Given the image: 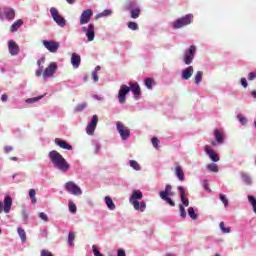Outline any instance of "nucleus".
<instances>
[{
	"label": "nucleus",
	"mask_w": 256,
	"mask_h": 256,
	"mask_svg": "<svg viewBox=\"0 0 256 256\" xmlns=\"http://www.w3.org/2000/svg\"><path fill=\"white\" fill-rule=\"evenodd\" d=\"M65 189L68 191V193H71V195H82L83 191L77 184H75L73 181H69L65 184Z\"/></svg>",
	"instance_id": "obj_8"
},
{
	"label": "nucleus",
	"mask_w": 256,
	"mask_h": 256,
	"mask_svg": "<svg viewBox=\"0 0 256 256\" xmlns=\"http://www.w3.org/2000/svg\"><path fill=\"white\" fill-rule=\"evenodd\" d=\"M43 45L50 53H57L59 51V42L44 40Z\"/></svg>",
	"instance_id": "obj_11"
},
{
	"label": "nucleus",
	"mask_w": 256,
	"mask_h": 256,
	"mask_svg": "<svg viewBox=\"0 0 256 256\" xmlns=\"http://www.w3.org/2000/svg\"><path fill=\"white\" fill-rule=\"evenodd\" d=\"M251 95H252V97H254L256 99V90H253Z\"/></svg>",
	"instance_id": "obj_62"
},
{
	"label": "nucleus",
	"mask_w": 256,
	"mask_h": 256,
	"mask_svg": "<svg viewBox=\"0 0 256 256\" xmlns=\"http://www.w3.org/2000/svg\"><path fill=\"white\" fill-rule=\"evenodd\" d=\"M35 195H37V193L35 192V189H30L29 190V197L31 199L32 205L37 204V198L35 197Z\"/></svg>",
	"instance_id": "obj_30"
},
{
	"label": "nucleus",
	"mask_w": 256,
	"mask_h": 256,
	"mask_svg": "<svg viewBox=\"0 0 256 256\" xmlns=\"http://www.w3.org/2000/svg\"><path fill=\"white\" fill-rule=\"evenodd\" d=\"M118 256H127V255L125 254V250L119 249V250H118Z\"/></svg>",
	"instance_id": "obj_57"
},
{
	"label": "nucleus",
	"mask_w": 256,
	"mask_h": 256,
	"mask_svg": "<svg viewBox=\"0 0 256 256\" xmlns=\"http://www.w3.org/2000/svg\"><path fill=\"white\" fill-rule=\"evenodd\" d=\"M143 199V192H141V190H134L132 192V195L130 197V203H132L134 209L136 211H140L141 213H143L145 211V209H147V204L145 202H139L137 201Z\"/></svg>",
	"instance_id": "obj_2"
},
{
	"label": "nucleus",
	"mask_w": 256,
	"mask_h": 256,
	"mask_svg": "<svg viewBox=\"0 0 256 256\" xmlns=\"http://www.w3.org/2000/svg\"><path fill=\"white\" fill-rule=\"evenodd\" d=\"M36 77H41L43 75V66H40L38 70H36Z\"/></svg>",
	"instance_id": "obj_52"
},
{
	"label": "nucleus",
	"mask_w": 256,
	"mask_h": 256,
	"mask_svg": "<svg viewBox=\"0 0 256 256\" xmlns=\"http://www.w3.org/2000/svg\"><path fill=\"white\" fill-rule=\"evenodd\" d=\"M93 17V10L87 9L84 10L80 16V25H87Z\"/></svg>",
	"instance_id": "obj_13"
},
{
	"label": "nucleus",
	"mask_w": 256,
	"mask_h": 256,
	"mask_svg": "<svg viewBox=\"0 0 256 256\" xmlns=\"http://www.w3.org/2000/svg\"><path fill=\"white\" fill-rule=\"evenodd\" d=\"M51 163L56 169L62 171V173H67L71 169V164L56 150H52L48 154Z\"/></svg>",
	"instance_id": "obj_1"
},
{
	"label": "nucleus",
	"mask_w": 256,
	"mask_h": 256,
	"mask_svg": "<svg viewBox=\"0 0 256 256\" xmlns=\"http://www.w3.org/2000/svg\"><path fill=\"white\" fill-rule=\"evenodd\" d=\"M50 13H51V17L53 18L55 23L59 25V27H65V25H67L65 18H63V16L59 14V10H57V8L55 7L50 8Z\"/></svg>",
	"instance_id": "obj_6"
},
{
	"label": "nucleus",
	"mask_w": 256,
	"mask_h": 256,
	"mask_svg": "<svg viewBox=\"0 0 256 256\" xmlns=\"http://www.w3.org/2000/svg\"><path fill=\"white\" fill-rule=\"evenodd\" d=\"M175 173H176V177L180 181H185V172H183V168L181 166L175 167Z\"/></svg>",
	"instance_id": "obj_25"
},
{
	"label": "nucleus",
	"mask_w": 256,
	"mask_h": 256,
	"mask_svg": "<svg viewBox=\"0 0 256 256\" xmlns=\"http://www.w3.org/2000/svg\"><path fill=\"white\" fill-rule=\"evenodd\" d=\"M100 70H101V66H97V67L95 68L94 72L97 73V71H100Z\"/></svg>",
	"instance_id": "obj_63"
},
{
	"label": "nucleus",
	"mask_w": 256,
	"mask_h": 256,
	"mask_svg": "<svg viewBox=\"0 0 256 256\" xmlns=\"http://www.w3.org/2000/svg\"><path fill=\"white\" fill-rule=\"evenodd\" d=\"M204 151L206 155H208V157L211 159V161H213L214 163H217L219 161V154H217L215 150L211 149V146L206 145L204 147Z\"/></svg>",
	"instance_id": "obj_15"
},
{
	"label": "nucleus",
	"mask_w": 256,
	"mask_h": 256,
	"mask_svg": "<svg viewBox=\"0 0 256 256\" xmlns=\"http://www.w3.org/2000/svg\"><path fill=\"white\" fill-rule=\"evenodd\" d=\"M4 15L8 21L15 19V10L13 8H4Z\"/></svg>",
	"instance_id": "obj_23"
},
{
	"label": "nucleus",
	"mask_w": 256,
	"mask_h": 256,
	"mask_svg": "<svg viewBox=\"0 0 256 256\" xmlns=\"http://www.w3.org/2000/svg\"><path fill=\"white\" fill-rule=\"evenodd\" d=\"M56 145H59L61 149H66V151H73V146L67 143V141H63L60 139H55Z\"/></svg>",
	"instance_id": "obj_20"
},
{
	"label": "nucleus",
	"mask_w": 256,
	"mask_h": 256,
	"mask_svg": "<svg viewBox=\"0 0 256 256\" xmlns=\"http://www.w3.org/2000/svg\"><path fill=\"white\" fill-rule=\"evenodd\" d=\"M193 73H194L193 66L187 67L182 71V79H184V81L191 79V77L193 76Z\"/></svg>",
	"instance_id": "obj_18"
},
{
	"label": "nucleus",
	"mask_w": 256,
	"mask_h": 256,
	"mask_svg": "<svg viewBox=\"0 0 256 256\" xmlns=\"http://www.w3.org/2000/svg\"><path fill=\"white\" fill-rule=\"evenodd\" d=\"M248 201L252 205L254 213H256V199H255V196L249 195L248 196Z\"/></svg>",
	"instance_id": "obj_37"
},
{
	"label": "nucleus",
	"mask_w": 256,
	"mask_h": 256,
	"mask_svg": "<svg viewBox=\"0 0 256 256\" xmlns=\"http://www.w3.org/2000/svg\"><path fill=\"white\" fill-rule=\"evenodd\" d=\"M20 27H23V20H21V19L15 21L11 25V27H10L11 33H16V31H19Z\"/></svg>",
	"instance_id": "obj_24"
},
{
	"label": "nucleus",
	"mask_w": 256,
	"mask_h": 256,
	"mask_svg": "<svg viewBox=\"0 0 256 256\" xmlns=\"http://www.w3.org/2000/svg\"><path fill=\"white\" fill-rule=\"evenodd\" d=\"M82 33H86V37L88 41H94L95 40V24L90 23L88 25V28L86 26H83Z\"/></svg>",
	"instance_id": "obj_9"
},
{
	"label": "nucleus",
	"mask_w": 256,
	"mask_h": 256,
	"mask_svg": "<svg viewBox=\"0 0 256 256\" xmlns=\"http://www.w3.org/2000/svg\"><path fill=\"white\" fill-rule=\"evenodd\" d=\"M220 201H222L224 207H229V200L225 194H220Z\"/></svg>",
	"instance_id": "obj_41"
},
{
	"label": "nucleus",
	"mask_w": 256,
	"mask_h": 256,
	"mask_svg": "<svg viewBox=\"0 0 256 256\" xmlns=\"http://www.w3.org/2000/svg\"><path fill=\"white\" fill-rule=\"evenodd\" d=\"M97 123H99V118L97 117V115H93L92 120L88 125L97 129Z\"/></svg>",
	"instance_id": "obj_38"
},
{
	"label": "nucleus",
	"mask_w": 256,
	"mask_h": 256,
	"mask_svg": "<svg viewBox=\"0 0 256 256\" xmlns=\"http://www.w3.org/2000/svg\"><path fill=\"white\" fill-rule=\"evenodd\" d=\"M71 64L75 69L79 68V66L81 65V56L77 53H73L71 56Z\"/></svg>",
	"instance_id": "obj_21"
},
{
	"label": "nucleus",
	"mask_w": 256,
	"mask_h": 256,
	"mask_svg": "<svg viewBox=\"0 0 256 256\" xmlns=\"http://www.w3.org/2000/svg\"><path fill=\"white\" fill-rule=\"evenodd\" d=\"M92 79H94V83H97V81H99V76L97 75V72H92Z\"/></svg>",
	"instance_id": "obj_53"
},
{
	"label": "nucleus",
	"mask_w": 256,
	"mask_h": 256,
	"mask_svg": "<svg viewBox=\"0 0 256 256\" xmlns=\"http://www.w3.org/2000/svg\"><path fill=\"white\" fill-rule=\"evenodd\" d=\"M201 81H203V72L202 71H198L195 74L194 82H195L196 85H200Z\"/></svg>",
	"instance_id": "obj_29"
},
{
	"label": "nucleus",
	"mask_w": 256,
	"mask_h": 256,
	"mask_svg": "<svg viewBox=\"0 0 256 256\" xmlns=\"http://www.w3.org/2000/svg\"><path fill=\"white\" fill-rule=\"evenodd\" d=\"M237 119L241 125H247V118H245L243 114H238Z\"/></svg>",
	"instance_id": "obj_42"
},
{
	"label": "nucleus",
	"mask_w": 256,
	"mask_h": 256,
	"mask_svg": "<svg viewBox=\"0 0 256 256\" xmlns=\"http://www.w3.org/2000/svg\"><path fill=\"white\" fill-rule=\"evenodd\" d=\"M130 167H132V169H134L135 171H141V165H139L138 162L135 160L130 161Z\"/></svg>",
	"instance_id": "obj_36"
},
{
	"label": "nucleus",
	"mask_w": 256,
	"mask_h": 256,
	"mask_svg": "<svg viewBox=\"0 0 256 256\" xmlns=\"http://www.w3.org/2000/svg\"><path fill=\"white\" fill-rule=\"evenodd\" d=\"M151 141H152L153 147H155V149H159V138L154 137L151 139Z\"/></svg>",
	"instance_id": "obj_48"
},
{
	"label": "nucleus",
	"mask_w": 256,
	"mask_h": 256,
	"mask_svg": "<svg viewBox=\"0 0 256 256\" xmlns=\"http://www.w3.org/2000/svg\"><path fill=\"white\" fill-rule=\"evenodd\" d=\"M254 79H256V71L248 74V81H254Z\"/></svg>",
	"instance_id": "obj_51"
},
{
	"label": "nucleus",
	"mask_w": 256,
	"mask_h": 256,
	"mask_svg": "<svg viewBox=\"0 0 256 256\" xmlns=\"http://www.w3.org/2000/svg\"><path fill=\"white\" fill-rule=\"evenodd\" d=\"M222 231L224 232V233H231V228H226V227H224V228H222Z\"/></svg>",
	"instance_id": "obj_58"
},
{
	"label": "nucleus",
	"mask_w": 256,
	"mask_h": 256,
	"mask_svg": "<svg viewBox=\"0 0 256 256\" xmlns=\"http://www.w3.org/2000/svg\"><path fill=\"white\" fill-rule=\"evenodd\" d=\"M84 109H87V102L78 104V105L75 107L74 112H75V113H81V111H83Z\"/></svg>",
	"instance_id": "obj_32"
},
{
	"label": "nucleus",
	"mask_w": 256,
	"mask_h": 256,
	"mask_svg": "<svg viewBox=\"0 0 256 256\" xmlns=\"http://www.w3.org/2000/svg\"><path fill=\"white\" fill-rule=\"evenodd\" d=\"M116 129H117L118 133L120 134L121 139H123V141H127V139H129V137H131V130H129V128L127 126H125V124H123L121 122H117Z\"/></svg>",
	"instance_id": "obj_5"
},
{
	"label": "nucleus",
	"mask_w": 256,
	"mask_h": 256,
	"mask_svg": "<svg viewBox=\"0 0 256 256\" xmlns=\"http://www.w3.org/2000/svg\"><path fill=\"white\" fill-rule=\"evenodd\" d=\"M128 28L132 31H137V29H139V26L135 22H128Z\"/></svg>",
	"instance_id": "obj_47"
},
{
	"label": "nucleus",
	"mask_w": 256,
	"mask_h": 256,
	"mask_svg": "<svg viewBox=\"0 0 256 256\" xmlns=\"http://www.w3.org/2000/svg\"><path fill=\"white\" fill-rule=\"evenodd\" d=\"M8 51L12 57H15V55H19V45H17V42L10 40L8 41Z\"/></svg>",
	"instance_id": "obj_16"
},
{
	"label": "nucleus",
	"mask_w": 256,
	"mask_h": 256,
	"mask_svg": "<svg viewBox=\"0 0 256 256\" xmlns=\"http://www.w3.org/2000/svg\"><path fill=\"white\" fill-rule=\"evenodd\" d=\"M195 51H197V47L194 45L190 46L189 49L186 50L184 54L185 65H191L193 63V59H195Z\"/></svg>",
	"instance_id": "obj_7"
},
{
	"label": "nucleus",
	"mask_w": 256,
	"mask_h": 256,
	"mask_svg": "<svg viewBox=\"0 0 256 256\" xmlns=\"http://www.w3.org/2000/svg\"><path fill=\"white\" fill-rule=\"evenodd\" d=\"M191 23H193V16L188 14L174 21L173 27L174 29H181V27L191 25Z\"/></svg>",
	"instance_id": "obj_4"
},
{
	"label": "nucleus",
	"mask_w": 256,
	"mask_h": 256,
	"mask_svg": "<svg viewBox=\"0 0 256 256\" xmlns=\"http://www.w3.org/2000/svg\"><path fill=\"white\" fill-rule=\"evenodd\" d=\"M39 217L42 219V221H45V222L49 221V217L44 212H40Z\"/></svg>",
	"instance_id": "obj_50"
},
{
	"label": "nucleus",
	"mask_w": 256,
	"mask_h": 256,
	"mask_svg": "<svg viewBox=\"0 0 256 256\" xmlns=\"http://www.w3.org/2000/svg\"><path fill=\"white\" fill-rule=\"evenodd\" d=\"M9 99V96H7V94H3L1 96V101H3V103H6V101Z\"/></svg>",
	"instance_id": "obj_56"
},
{
	"label": "nucleus",
	"mask_w": 256,
	"mask_h": 256,
	"mask_svg": "<svg viewBox=\"0 0 256 256\" xmlns=\"http://www.w3.org/2000/svg\"><path fill=\"white\" fill-rule=\"evenodd\" d=\"M17 233H18L22 243H25V241H27V233L25 232V230L21 227H18Z\"/></svg>",
	"instance_id": "obj_27"
},
{
	"label": "nucleus",
	"mask_w": 256,
	"mask_h": 256,
	"mask_svg": "<svg viewBox=\"0 0 256 256\" xmlns=\"http://www.w3.org/2000/svg\"><path fill=\"white\" fill-rule=\"evenodd\" d=\"M139 15H141V9L135 8V9L131 10V17H132V19L139 18Z\"/></svg>",
	"instance_id": "obj_34"
},
{
	"label": "nucleus",
	"mask_w": 256,
	"mask_h": 256,
	"mask_svg": "<svg viewBox=\"0 0 256 256\" xmlns=\"http://www.w3.org/2000/svg\"><path fill=\"white\" fill-rule=\"evenodd\" d=\"M214 137L215 141H212V145L217 146L223 144L224 138H223V132H221L219 129L214 130Z\"/></svg>",
	"instance_id": "obj_17"
},
{
	"label": "nucleus",
	"mask_w": 256,
	"mask_h": 256,
	"mask_svg": "<svg viewBox=\"0 0 256 256\" xmlns=\"http://www.w3.org/2000/svg\"><path fill=\"white\" fill-rule=\"evenodd\" d=\"M104 201L110 211H115V203L113 202V199L109 196H106L104 198Z\"/></svg>",
	"instance_id": "obj_26"
},
{
	"label": "nucleus",
	"mask_w": 256,
	"mask_h": 256,
	"mask_svg": "<svg viewBox=\"0 0 256 256\" xmlns=\"http://www.w3.org/2000/svg\"><path fill=\"white\" fill-rule=\"evenodd\" d=\"M173 187L170 184H167L165 187V191H160L159 192V196L163 201H166V203H168V205H170V207H175V201H173V199L169 198L173 197V195H175L172 191Z\"/></svg>",
	"instance_id": "obj_3"
},
{
	"label": "nucleus",
	"mask_w": 256,
	"mask_h": 256,
	"mask_svg": "<svg viewBox=\"0 0 256 256\" xmlns=\"http://www.w3.org/2000/svg\"><path fill=\"white\" fill-rule=\"evenodd\" d=\"M241 177H242V181L246 184V185H251V183H253V181L251 180V176H249V174L242 172L241 173Z\"/></svg>",
	"instance_id": "obj_28"
},
{
	"label": "nucleus",
	"mask_w": 256,
	"mask_h": 256,
	"mask_svg": "<svg viewBox=\"0 0 256 256\" xmlns=\"http://www.w3.org/2000/svg\"><path fill=\"white\" fill-rule=\"evenodd\" d=\"M56 71H57V63L52 62L44 70L42 75H43L44 79H47V77H53V75H55Z\"/></svg>",
	"instance_id": "obj_14"
},
{
	"label": "nucleus",
	"mask_w": 256,
	"mask_h": 256,
	"mask_svg": "<svg viewBox=\"0 0 256 256\" xmlns=\"http://www.w3.org/2000/svg\"><path fill=\"white\" fill-rule=\"evenodd\" d=\"M41 99H43V96H38V97H34V98H28L26 100V103H37V101H41Z\"/></svg>",
	"instance_id": "obj_46"
},
{
	"label": "nucleus",
	"mask_w": 256,
	"mask_h": 256,
	"mask_svg": "<svg viewBox=\"0 0 256 256\" xmlns=\"http://www.w3.org/2000/svg\"><path fill=\"white\" fill-rule=\"evenodd\" d=\"M206 169L212 173H219V166L217 164H207Z\"/></svg>",
	"instance_id": "obj_31"
},
{
	"label": "nucleus",
	"mask_w": 256,
	"mask_h": 256,
	"mask_svg": "<svg viewBox=\"0 0 256 256\" xmlns=\"http://www.w3.org/2000/svg\"><path fill=\"white\" fill-rule=\"evenodd\" d=\"M225 228V222H220V229L221 231Z\"/></svg>",
	"instance_id": "obj_60"
},
{
	"label": "nucleus",
	"mask_w": 256,
	"mask_h": 256,
	"mask_svg": "<svg viewBox=\"0 0 256 256\" xmlns=\"http://www.w3.org/2000/svg\"><path fill=\"white\" fill-rule=\"evenodd\" d=\"M37 65H38V67H39V69L41 68V60H38L37 61Z\"/></svg>",
	"instance_id": "obj_64"
},
{
	"label": "nucleus",
	"mask_w": 256,
	"mask_h": 256,
	"mask_svg": "<svg viewBox=\"0 0 256 256\" xmlns=\"http://www.w3.org/2000/svg\"><path fill=\"white\" fill-rule=\"evenodd\" d=\"M241 85H242L245 89H247V86H248L247 79L241 78Z\"/></svg>",
	"instance_id": "obj_55"
},
{
	"label": "nucleus",
	"mask_w": 256,
	"mask_h": 256,
	"mask_svg": "<svg viewBox=\"0 0 256 256\" xmlns=\"http://www.w3.org/2000/svg\"><path fill=\"white\" fill-rule=\"evenodd\" d=\"M40 256H53V253L49 250H41Z\"/></svg>",
	"instance_id": "obj_49"
},
{
	"label": "nucleus",
	"mask_w": 256,
	"mask_h": 256,
	"mask_svg": "<svg viewBox=\"0 0 256 256\" xmlns=\"http://www.w3.org/2000/svg\"><path fill=\"white\" fill-rule=\"evenodd\" d=\"M75 241V233L73 232H69L68 234V244L70 245V247H73V242Z\"/></svg>",
	"instance_id": "obj_39"
},
{
	"label": "nucleus",
	"mask_w": 256,
	"mask_h": 256,
	"mask_svg": "<svg viewBox=\"0 0 256 256\" xmlns=\"http://www.w3.org/2000/svg\"><path fill=\"white\" fill-rule=\"evenodd\" d=\"M144 83L147 89H153V83H155V80L153 78H146Z\"/></svg>",
	"instance_id": "obj_35"
},
{
	"label": "nucleus",
	"mask_w": 256,
	"mask_h": 256,
	"mask_svg": "<svg viewBox=\"0 0 256 256\" xmlns=\"http://www.w3.org/2000/svg\"><path fill=\"white\" fill-rule=\"evenodd\" d=\"M70 213H77V205L73 202H69L68 204Z\"/></svg>",
	"instance_id": "obj_43"
},
{
	"label": "nucleus",
	"mask_w": 256,
	"mask_h": 256,
	"mask_svg": "<svg viewBox=\"0 0 256 256\" xmlns=\"http://www.w3.org/2000/svg\"><path fill=\"white\" fill-rule=\"evenodd\" d=\"M204 188L209 191V183L207 182V180L204 181Z\"/></svg>",
	"instance_id": "obj_59"
},
{
	"label": "nucleus",
	"mask_w": 256,
	"mask_h": 256,
	"mask_svg": "<svg viewBox=\"0 0 256 256\" xmlns=\"http://www.w3.org/2000/svg\"><path fill=\"white\" fill-rule=\"evenodd\" d=\"M113 12L111 10H104L102 13L96 15V19H101V17H109Z\"/></svg>",
	"instance_id": "obj_33"
},
{
	"label": "nucleus",
	"mask_w": 256,
	"mask_h": 256,
	"mask_svg": "<svg viewBox=\"0 0 256 256\" xmlns=\"http://www.w3.org/2000/svg\"><path fill=\"white\" fill-rule=\"evenodd\" d=\"M67 3H69V5H73V3H75V0H66Z\"/></svg>",
	"instance_id": "obj_61"
},
{
	"label": "nucleus",
	"mask_w": 256,
	"mask_h": 256,
	"mask_svg": "<svg viewBox=\"0 0 256 256\" xmlns=\"http://www.w3.org/2000/svg\"><path fill=\"white\" fill-rule=\"evenodd\" d=\"M179 209H180V217H182V219H185V217H187V212L185 211V207L183 206V204L179 205Z\"/></svg>",
	"instance_id": "obj_44"
},
{
	"label": "nucleus",
	"mask_w": 256,
	"mask_h": 256,
	"mask_svg": "<svg viewBox=\"0 0 256 256\" xmlns=\"http://www.w3.org/2000/svg\"><path fill=\"white\" fill-rule=\"evenodd\" d=\"M188 215L193 219V221H196L197 214H195V209L193 207L188 208Z\"/></svg>",
	"instance_id": "obj_40"
},
{
	"label": "nucleus",
	"mask_w": 256,
	"mask_h": 256,
	"mask_svg": "<svg viewBox=\"0 0 256 256\" xmlns=\"http://www.w3.org/2000/svg\"><path fill=\"white\" fill-rule=\"evenodd\" d=\"M178 191H180L182 205H184V207H189V199L185 197V188H183V186H178Z\"/></svg>",
	"instance_id": "obj_19"
},
{
	"label": "nucleus",
	"mask_w": 256,
	"mask_h": 256,
	"mask_svg": "<svg viewBox=\"0 0 256 256\" xmlns=\"http://www.w3.org/2000/svg\"><path fill=\"white\" fill-rule=\"evenodd\" d=\"M130 91H132L136 99H139V97H141V87H139V84H130Z\"/></svg>",
	"instance_id": "obj_22"
},
{
	"label": "nucleus",
	"mask_w": 256,
	"mask_h": 256,
	"mask_svg": "<svg viewBox=\"0 0 256 256\" xmlns=\"http://www.w3.org/2000/svg\"><path fill=\"white\" fill-rule=\"evenodd\" d=\"M129 91H131V88L125 84H123L119 90L118 93V99H119V103L123 104L125 103L126 99H127V94L129 93Z\"/></svg>",
	"instance_id": "obj_12"
},
{
	"label": "nucleus",
	"mask_w": 256,
	"mask_h": 256,
	"mask_svg": "<svg viewBox=\"0 0 256 256\" xmlns=\"http://www.w3.org/2000/svg\"><path fill=\"white\" fill-rule=\"evenodd\" d=\"M13 205V199L11 198V196H5L4 198V206H3V202L0 201V213H9V211H11V207Z\"/></svg>",
	"instance_id": "obj_10"
},
{
	"label": "nucleus",
	"mask_w": 256,
	"mask_h": 256,
	"mask_svg": "<svg viewBox=\"0 0 256 256\" xmlns=\"http://www.w3.org/2000/svg\"><path fill=\"white\" fill-rule=\"evenodd\" d=\"M95 127L91 126L90 124L87 125L86 127V133L87 135H93V133H95Z\"/></svg>",
	"instance_id": "obj_45"
},
{
	"label": "nucleus",
	"mask_w": 256,
	"mask_h": 256,
	"mask_svg": "<svg viewBox=\"0 0 256 256\" xmlns=\"http://www.w3.org/2000/svg\"><path fill=\"white\" fill-rule=\"evenodd\" d=\"M11 151H13V147L12 146H5L4 147V153H11Z\"/></svg>",
	"instance_id": "obj_54"
}]
</instances>
